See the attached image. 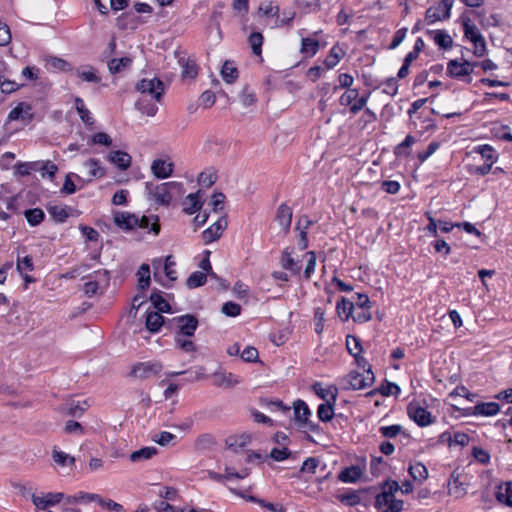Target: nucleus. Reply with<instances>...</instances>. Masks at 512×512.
<instances>
[{
  "label": "nucleus",
  "mask_w": 512,
  "mask_h": 512,
  "mask_svg": "<svg viewBox=\"0 0 512 512\" xmlns=\"http://www.w3.org/2000/svg\"><path fill=\"white\" fill-rule=\"evenodd\" d=\"M145 189L148 198L153 200L157 205L169 206L175 195H182L184 193V186L181 182H165L161 184H154L146 182Z\"/></svg>",
  "instance_id": "f257e3e1"
},
{
  "label": "nucleus",
  "mask_w": 512,
  "mask_h": 512,
  "mask_svg": "<svg viewBox=\"0 0 512 512\" xmlns=\"http://www.w3.org/2000/svg\"><path fill=\"white\" fill-rule=\"evenodd\" d=\"M400 486L397 481H386L382 486V492L376 496L375 506L377 508L386 509L383 512H400L403 509L404 502L395 498V493L399 490Z\"/></svg>",
  "instance_id": "f03ea898"
},
{
  "label": "nucleus",
  "mask_w": 512,
  "mask_h": 512,
  "mask_svg": "<svg viewBox=\"0 0 512 512\" xmlns=\"http://www.w3.org/2000/svg\"><path fill=\"white\" fill-rule=\"evenodd\" d=\"M478 64L479 62H470L468 60L459 62L457 59H452L447 63L446 74L450 78L463 79L465 82L471 83L470 75L473 73L474 68L478 67Z\"/></svg>",
  "instance_id": "7ed1b4c3"
},
{
  "label": "nucleus",
  "mask_w": 512,
  "mask_h": 512,
  "mask_svg": "<svg viewBox=\"0 0 512 512\" xmlns=\"http://www.w3.org/2000/svg\"><path fill=\"white\" fill-rule=\"evenodd\" d=\"M135 89L143 95L151 96L156 102H160L165 93V84L157 77L144 78L137 82Z\"/></svg>",
  "instance_id": "20e7f679"
},
{
  "label": "nucleus",
  "mask_w": 512,
  "mask_h": 512,
  "mask_svg": "<svg viewBox=\"0 0 512 512\" xmlns=\"http://www.w3.org/2000/svg\"><path fill=\"white\" fill-rule=\"evenodd\" d=\"M294 420L299 427H307L311 432L318 433L321 428L317 423L309 421L310 409L305 401L298 399L293 404Z\"/></svg>",
  "instance_id": "39448f33"
},
{
  "label": "nucleus",
  "mask_w": 512,
  "mask_h": 512,
  "mask_svg": "<svg viewBox=\"0 0 512 512\" xmlns=\"http://www.w3.org/2000/svg\"><path fill=\"white\" fill-rule=\"evenodd\" d=\"M453 4L454 0H441L436 6H431L426 10L425 20L428 24H433L436 21L449 19Z\"/></svg>",
  "instance_id": "423d86ee"
},
{
  "label": "nucleus",
  "mask_w": 512,
  "mask_h": 512,
  "mask_svg": "<svg viewBox=\"0 0 512 512\" xmlns=\"http://www.w3.org/2000/svg\"><path fill=\"white\" fill-rule=\"evenodd\" d=\"M172 321L177 324V331L175 336L181 337L193 336L199 325L197 317L193 314L181 315L173 318Z\"/></svg>",
  "instance_id": "0eeeda50"
},
{
  "label": "nucleus",
  "mask_w": 512,
  "mask_h": 512,
  "mask_svg": "<svg viewBox=\"0 0 512 512\" xmlns=\"http://www.w3.org/2000/svg\"><path fill=\"white\" fill-rule=\"evenodd\" d=\"M350 387L354 390L364 389L371 386L375 381L374 373L372 372L371 366L363 371V373L352 371L348 375Z\"/></svg>",
  "instance_id": "6e6552de"
},
{
  "label": "nucleus",
  "mask_w": 512,
  "mask_h": 512,
  "mask_svg": "<svg viewBox=\"0 0 512 512\" xmlns=\"http://www.w3.org/2000/svg\"><path fill=\"white\" fill-rule=\"evenodd\" d=\"M407 413L418 426L425 427L434 422L431 413L417 403H410L407 407Z\"/></svg>",
  "instance_id": "1a4fd4ad"
},
{
  "label": "nucleus",
  "mask_w": 512,
  "mask_h": 512,
  "mask_svg": "<svg viewBox=\"0 0 512 512\" xmlns=\"http://www.w3.org/2000/svg\"><path fill=\"white\" fill-rule=\"evenodd\" d=\"M162 368L163 366L160 362H139L132 367L131 375L136 378L147 379L152 375L158 374Z\"/></svg>",
  "instance_id": "9d476101"
},
{
  "label": "nucleus",
  "mask_w": 512,
  "mask_h": 512,
  "mask_svg": "<svg viewBox=\"0 0 512 512\" xmlns=\"http://www.w3.org/2000/svg\"><path fill=\"white\" fill-rule=\"evenodd\" d=\"M64 498V494L61 492H49L44 494L43 496H38L36 494H31V500L35 507L40 510H45L48 507L55 506L60 503Z\"/></svg>",
  "instance_id": "9b49d317"
},
{
  "label": "nucleus",
  "mask_w": 512,
  "mask_h": 512,
  "mask_svg": "<svg viewBox=\"0 0 512 512\" xmlns=\"http://www.w3.org/2000/svg\"><path fill=\"white\" fill-rule=\"evenodd\" d=\"M8 121L24 120L30 122L34 119V113L32 112V105L27 102H20L15 108H13L7 117Z\"/></svg>",
  "instance_id": "f8f14e48"
},
{
  "label": "nucleus",
  "mask_w": 512,
  "mask_h": 512,
  "mask_svg": "<svg viewBox=\"0 0 512 512\" xmlns=\"http://www.w3.org/2000/svg\"><path fill=\"white\" fill-rule=\"evenodd\" d=\"M227 226V218L225 216L219 218L209 228L203 231L202 238L205 243H211L220 238L222 231Z\"/></svg>",
  "instance_id": "ddd939ff"
},
{
  "label": "nucleus",
  "mask_w": 512,
  "mask_h": 512,
  "mask_svg": "<svg viewBox=\"0 0 512 512\" xmlns=\"http://www.w3.org/2000/svg\"><path fill=\"white\" fill-rule=\"evenodd\" d=\"M292 215V209L286 203H282L277 209L275 221L279 224L284 234H288L290 231Z\"/></svg>",
  "instance_id": "4468645a"
},
{
  "label": "nucleus",
  "mask_w": 512,
  "mask_h": 512,
  "mask_svg": "<svg viewBox=\"0 0 512 512\" xmlns=\"http://www.w3.org/2000/svg\"><path fill=\"white\" fill-rule=\"evenodd\" d=\"M332 392V399H328L327 402L322 403L318 406L317 417L322 422L331 421L335 415L334 406L337 400L338 390H332Z\"/></svg>",
  "instance_id": "2eb2a0df"
},
{
  "label": "nucleus",
  "mask_w": 512,
  "mask_h": 512,
  "mask_svg": "<svg viewBox=\"0 0 512 512\" xmlns=\"http://www.w3.org/2000/svg\"><path fill=\"white\" fill-rule=\"evenodd\" d=\"M213 384L221 388H232L238 385L241 380L233 373L216 371L212 374Z\"/></svg>",
  "instance_id": "dca6fc26"
},
{
  "label": "nucleus",
  "mask_w": 512,
  "mask_h": 512,
  "mask_svg": "<svg viewBox=\"0 0 512 512\" xmlns=\"http://www.w3.org/2000/svg\"><path fill=\"white\" fill-rule=\"evenodd\" d=\"M174 170V164L164 159H155L151 164V172L158 179L170 177Z\"/></svg>",
  "instance_id": "f3484780"
},
{
  "label": "nucleus",
  "mask_w": 512,
  "mask_h": 512,
  "mask_svg": "<svg viewBox=\"0 0 512 512\" xmlns=\"http://www.w3.org/2000/svg\"><path fill=\"white\" fill-rule=\"evenodd\" d=\"M107 159L122 171L127 170L132 163V157L128 153L120 150L109 152Z\"/></svg>",
  "instance_id": "a211bd4d"
},
{
  "label": "nucleus",
  "mask_w": 512,
  "mask_h": 512,
  "mask_svg": "<svg viewBox=\"0 0 512 512\" xmlns=\"http://www.w3.org/2000/svg\"><path fill=\"white\" fill-rule=\"evenodd\" d=\"M500 410V406L496 402L478 403L473 408H468V414L482 415V416H494Z\"/></svg>",
  "instance_id": "6ab92c4d"
},
{
  "label": "nucleus",
  "mask_w": 512,
  "mask_h": 512,
  "mask_svg": "<svg viewBox=\"0 0 512 512\" xmlns=\"http://www.w3.org/2000/svg\"><path fill=\"white\" fill-rule=\"evenodd\" d=\"M114 222L124 230H132L137 226L138 217L128 212H118L114 215Z\"/></svg>",
  "instance_id": "aec40b11"
},
{
  "label": "nucleus",
  "mask_w": 512,
  "mask_h": 512,
  "mask_svg": "<svg viewBox=\"0 0 512 512\" xmlns=\"http://www.w3.org/2000/svg\"><path fill=\"white\" fill-rule=\"evenodd\" d=\"M165 324V318L160 312L149 311L146 314L145 326L146 329L151 333H157L161 327Z\"/></svg>",
  "instance_id": "412c9836"
},
{
  "label": "nucleus",
  "mask_w": 512,
  "mask_h": 512,
  "mask_svg": "<svg viewBox=\"0 0 512 512\" xmlns=\"http://www.w3.org/2000/svg\"><path fill=\"white\" fill-rule=\"evenodd\" d=\"M448 493L449 495L460 498L466 494V487L463 482L460 481L459 475L453 472L448 482Z\"/></svg>",
  "instance_id": "4be33fe9"
},
{
  "label": "nucleus",
  "mask_w": 512,
  "mask_h": 512,
  "mask_svg": "<svg viewBox=\"0 0 512 512\" xmlns=\"http://www.w3.org/2000/svg\"><path fill=\"white\" fill-rule=\"evenodd\" d=\"M76 75L81 78L83 81L90 83H100L101 77L97 75V70L90 66H80L76 69Z\"/></svg>",
  "instance_id": "5701e85b"
},
{
  "label": "nucleus",
  "mask_w": 512,
  "mask_h": 512,
  "mask_svg": "<svg viewBox=\"0 0 512 512\" xmlns=\"http://www.w3.org/2000/svg\"><path fill=\"white\" fill-rule=\"evenodd\" d=\"M362 476V469L359 466H350L343 469L339 475L338 479L344 483H355Z\"/></svg>",
  "instance_id": "b1692460"
},
{
  "label": "nucleus",
  "mask_w": 512,
  "mask_h": 512,
  "mask_svg": "<svg viewBox=\"0 0 512 512\" xmlns=\"http://www.w3.org/2000/svg\"><path fill=\"white\" fill-rule=\"evenodd\" d=\"M200 191L189 194L184 201V212L192 215L202 208V202L199 200Z\"/></svg>",
  "instance_id": "393cba45"
},
{
  "label": "nucleus",
  "mask_w": 512,
  "mask_h": 512,
  "mask_svg": "<svg viewBox=\"0 0 512 512\" xmlns=\"http://www.w3.org/2000/svg\"><path fill=\"white\" fill-rule=\"evenodd\" d=\"M48 213L58 223H63L70 216L71 208L67 206L49 205L47 207Z\"/></svg>",
  "instance_id": "a878e982"
},
{
  "label": "nucleus",
  "mask_w": 512,
  "mask_h": 512,
  "mask_svg": "<svg viewBox=\"0 0 512 512\" xmlns=\"http://www.w3.org/2000/svg\"><path fill=\"white\" fill-rule=\"evenodd\" d=\"M149 299L157 310L156 312L169 313L171 311V306L169 302L163 298L161 291H153Z\"/></svg>",
  "instance_id": "bb28decb"
},
{
  "label": "nucleus",
  "mask_w": 512,
  "mask_h": 512,
  "mask_svg": "<svg viewBox=\"0 0 512 512\" xmlns=\"http://www.w3.org/2000/svg\"><path fill=\"white\" fill-rule=\"evenodd\" d=\"M133 60L131 57L113 58L108 62V68L111 74H117L130 67Z\"/></svg>",
  "instance_id": "cd10ccee"
},
{
  "label": "nucleus",
  "mask_w": 512,
  "mask_h": 512,
  "mask_svg": "<svg viewBox=\"0 0 512 512\" xmlns=\"http://www.w3.org/2000/svg\"><path fill=\"white\" fill-rule=\"evenodd\" d=\"M354 310V303L345 297H341V299L336 304V311L339 317L342 318L343 321H347L350 317H352V313Z\"/></svg>",
  "instance_id": "c85d7f7f"
},
{
  "label": "nucleus",
  "mask_w": 512,
  "mask_h": 512,
  "mask_svg": "<svg viewBox=\"0 0 512 512\" xmlns=\"http://www.w3.org/2000/svg\"><path fill=\"white\" fill-rule=\"evenodd\" d=\"M416 142V139L412 135H407L405 139L394 148V154L396 157H409L411 154L410 147Z\"/></svg>",
  "instance_id": "c756f323"
},
{
  "label": "nucleus",
  "mask_w": 512,
  "mask_h": 512,
  "mask_svg": "<svg viewBox=\"0 0 512 512\" xmlns=\"http://www.w3.org/2000/svg\"><path fill=\"white\" fill-rule=\"evenodd\" d=\"M280 262H281V266L285 270H289L293 274H299L300 271H301V266L298 265V263L292 258L291 252H289L288 248H286L282 252V256H281Z\"/></svg>",
  "instance_id": "7c9ffc66"
},
{
  "label": "nucleus",
  "mask_w": 512,
  "mask_h": 512,
  "mask_svg": "<svg viewBox=\"0 0 512 512\" xmlns=\"http://www.w3.org/2000/svg\"><path fill=\"white\" fill-rule=\"evenodd\" d=\"M157 453L156 447H143L137 451H134L130 454V461L131 462H141L144 460L151 459L154 455Z\"/></svg>",
  "instance_id": "2f4dec72"
},
{
  "label": "nucleus",
  "mask_w": 512,
  "mask_h": 512,
  "mask_svg": "<svg viewBox=\"0 0 512 512\" xmlns=\"http://www.w3.org/2000/svg\"><path fill=\"white\" fill-rule=\"evenodd\" d=\"M24 216L28 224L32 227L41 224L45 218V213L41 208H32L24 211Z\"/></svg>",
  "instance_id": "473e14b6"
},
{
  "label": "nucleus",
  "mask_w": 512,
  "mask_h": 512,
  "mask_svg": "<svg viewBox=\"0 0 512 512\" xmlns=\"http://www.w3.org/2000/svg\"><path fill=\"white\" fill-rule=\"evenodd\" d=\"M137 226L143 229H148L150 226V231L155 235H158L160 232V225L158 223V216H142L138 218Z\"/></svg>",
  "instance_id": "72a5a7b5"
},
{
  "label": "nucleus",
  "mask_w": 512,
  "mask_h": 512,
  "mask_svg": "<svg viewBox=\"0 0 512 512\" xmlns=\"http://www.w3.org/2000/svg\"><path fill=\"white\" fill-rule=\"evenodd\" d=\"M428 33L432 34L433 31H428ZM434 41L435 44L439 46V48L444 50L450 49L453 44L451 36L444 30H437L434 32Z\"/></svg>",
  "instance_id": "f704fd0d"
},
{
  "label": "nucleus",
  "mask_w": 512,
  "mask_h": 512,
  "mask_svg": "<svg viewBox=\"0 0 512 512\" xmlns=\"http://www.w3.org/2000/svg\"><path fill=\"white\" fill-rule=\"evenodd\" d=\"M408 472L413 480L419 481L420 483L425 481L428 477V470L426 466L420 462H417L414 465H410Z\"/></svg>",
  "instance_id": "c9c22d12"
},
{
  "label": "nucleus",
  "mask_w": 512,
  "mask_h": 512,
  "mask_svg": "<svg viewBox=\"0 0 512 512\" xmlns=\"http://www.w3.org/2000/svg\"><path fill=\"white\" fill-rule=\"evenodd\" d=\"M474 151L480 154L486 163L494 164L497 161L498 155L495 149L488 144L479 145L475 147Z\"/></svg>",
  "instance_id": "e433bc0d"
},
{
  "label": "nucleus",
  "mask_w": 512,
  "mask_h": 512,
  "mask_svg": "<svg viewBox=\"0 0 512 512\" xmlns=\"http://www.w3.org/2000/svg\"><path fill=\"white\" fill-rule=\"evenodd\" d=\"M238 70L230 61H225L222 69L221 76L228 84L234 83L238 78Z\"/></svg>",
  "instance_id": "4c0bfd02"
},
{
  "label": "nucleus",
  "mask_w": 512,
  "mask_h": 512,
  "mask_svg": "<svg viewBox=\"0 0 512 512\" xmlns=\"http://www.w3.org/2000/svg\"><path fill=\"white\" fill-rule=\"evenodd\" d=\"M85 410H86L85 407L80 405L79 402H75V401L67 402L64 405H62L60 408V411L63 414L68 415V416H73V417H81Z\"/></svg>",
  "instance_id": "58836bf2"
},
{
  "label": "nucleus",
  "mask_w": 512,
  "mask_h": 512,
  "mask_svg": "<svg viewBox=\"0 0 512 512\" xmlns=\"http://www.w3.org/2000/svg\"><path fill=\"white\" fill-rule=\"evenodd\" d=\"M344 55V52L338 46H333L324 60V65L327 69L334 68Z\"/></svg>",
  "instance_id": "ea45409f"
},
{
  "label": "nucleus",
  "mask_w": 512,
  "mask_h": 512,
  "mask_svg": "<svg viewBox=\"0 0 512 512\" xmlns=\"http://www.w3.org/2000/svg\"><path fill=\"white\" fill-rule=\"evenodd\" d=\"M138 287L140 290H145L150 284V267L148 264L143 263L138 271Z\"/></svg>",
  "instance_id": "a19ab883"
},
{
  "label": "nucleus",
  "mask_w": 512,
  "mask_h": 512,
  "mask_svg": "<svg viewBox=\"0 0 512 512\" xmlns=\"http://www.w3.org/2000/svg\"><path fill=\"white\" fill-rule=\"evenodd\" d=\"M312 391L322 400L327 402L328 399H332V390H338L335 385H330L328 388H323L320 382H316L311 386Z\"/></svg>",
  "instance_id": "79ce46f5"
},
{
  "label": "nucleus",
  "mask_w": 512,
  "mask_h": 512,
  "mask_svg": "<svg viewBox=\"0 0 512 512\" xmlns=\"http://www.w3.org/2000/svg\"><path fill=\"white\" fill-rule=\"evenodd\" d=\"M52 458L54 462L60 466H72L75 463V458L73 456L57 450L56 448L52 450Z\"/></svg>",
  "instance_id": "37998d69"
},
{
  "label": "nucleus",
  "mask_w": 512,
  "mask_h": 512,
  "mask_svg": "<svg viewBox=\"0 0 512 512\" xmlns=\"http://www.w3.org/2000/svg\"><path fill=\"white\" fill-rule=\"evenodd\" d=\"M463 30L465 38H467L470 41H477L478 39L483 38L478 28L474 24H471V20L469 18H466L463 21Z\"/></svg>",
  "instance_id": "c03bdc74"
},
{
  "label": "nucleus",
  "mask_w": 512,
  "mask_h": 512,
  "mask_svg": "<svg viewBox=\"0 0 512 512\" xmlns=\"http://www.w3.org/2000/svg\"><path fill=\"white\" fill-rule=\"evenodd\" d=\"M135 107L143 114H146L147 116H154L157 111L158 107L156 104L144 99L140 98L136 101Z\"/></svg>",
  "instance_id": "a18cd8bd"
},
{
  "label": "nucleus",
  "mask_w": 512,
  "mask_h": 512,
  "mask_svg": "<svg viewBox=\"0 0 512 512\" xmlns=\"http://www.w3.org/2000/svg\"><path fill=\"white\" fill-rule=\"evenodd\" d=\"M207 275L201 271L193 272L186 280V286L189 289L200 287L206 283Z\"/></svg>",
  "instance_id": "49530a36"
},
{
  "label": "nucleus",
  "mask_w": 512,
  "mask_h": 512,
  "mask_svg": "<svg viewBox=\"0 0 512 512\" xmlns=\"http://www.w3.org/2000/svg\"><path fill=\"white\" fill-rule=\"evenodd\" d=\"M496 499L500 503H504L505 505L512 507V482H507L505 490L502 491V488L499 487L496 491Z\"/></svg>",
  "instance_id": "de8ad7c7"
},
{
  "label": "nucleus",
  "mask_w": 512,
  "mask_h": 512,
  "mask_svg": "<svg viewBox=\"0 0 512 512\" xmlns=\"http://www.w3.org/2000/svg\"><path fill=\"white\" fill-rule=\"evenodd\" d=\"M263 40V35L260 32H253L249 35L248 43L254 55H261Z\"/></svg>",
  "instance_id": "09e8293b"
},
{
  "label": "nucleus",
  "mask_w": 512,
  "mask_h": 512,
  "mask_svg": "<svg viewBox=\"0 0 512 512\" xmlns=\"http://www.w3.org/2000/svg\"><path fill=\"white\" fill-rule=\"evenodd\" d=\"M179 63L181 64L183 70H182V76L184 78H195L198 74V67L194 61L191 60H185L184 58H181L179 60Z\"/></svg>",
  "instance_id": "8fccbe9b"
},
{
  "label": "nucleus",
  "mask_w": 512,
  "mask_h": 512,
  "mask_svg": "<svg viewBox=\"0 0 512 512\" xmlns=\"http://www.w3.org/2000/svg\"><path fill=\"white\" fill-rule=\"evenodd\" d=\"M41 161L19 162L16 164V173L20 176L29 175L32 171H38Z\"/></svg>",
  "instance_id": "3c124183"
},
{
  "label": "nucleus",
  "mask_w": 512,
  "mask_h": 512,
  "mask_svg": "<svg viewBox=\"0 0 512 512\" xmlns=\"http://www.w3.org/2000/svg\"><path fill=\"white\" fill-rule=\"evenodd\" d=\"M319 50V42L313 38H303L301 41V53L314 56Z\"/></svg>",
  "instance_id": "603ef678"
},
{
  "label": "nucleus",
  "mask_w": 512,
  "mask_h": 512,
  "mask_svg": "<svg viewBox=\"0 0 512 512\" xmlns=\"http://www.w3.org/2000/svg\"><path fill=\"white\" fill-rule=\"evenodd\" d=\"M84 165L89 168V176L95 178H101L105 174V170L100 165V161L94 158L88 159Z\"/></svg>",
  "instance_id": "864d4df0"
},
{
  "label": "nucleus",
  "mask_w": 512,
  "mask_h": 512,
  "mask_svg": "<svg viewBox=\"0 0 512 512\" xmlns=\"http://www.w3.org/2000/svg\"><path fill=\"white\" fill-rule=\"evenodd\" d=\"M47 65L54 71H71L72 66L66 60L58 57H50L47 60Z\"/></svg>",
  "instance_id": "5fc2aeb1"
},
{
  "label": "nucleus",
  "mask_w": 512,
  "mask_h": 512,
  "mask_svg": "<svg viewBox=\"0 0 512 512\" xmlns=\"http://www.w3.org/2000/svg\"><path fill=\"white\" fill-rule=\"evenodd\" d=\"M217 180V175L212 170H205L201 172L198 176V183L205 187L209 188L211 187Z\"/></svg>",
  "instance_id": "6e6d98bb"
},
{
  "label": "nucleus",
  "mask_w": 512,
  "mask_h": 512,
  "mask_svg": "<svg viewBox=\"0 0 512 512\" xmlns=\"http://www.w3.org/2000/svg\"><path fill=\"white\" fill-rule=\"evenodd\" d=\"M22 86L23 84H18L15 81L6 79L4 75L0 74V89L2 93L11 94Z\"/></svg>",
  "instance_id": "4d7b16f0"
},
{
  "label": "nucleus",
  "mask_w": 512,
  "mask_h": 512,
  "mask_svg": "<svg viewBox=\"0 0 512 512\" xmlns=\"http://www.w3.org/2000/svg\"><path fill=\"white\" fill-rule=\"evenodd\" d=\"M346 348L351 355H358L362 352L361 340L352 335L346 337Z\"/></svg>",
  "instance_id": "13d9d810"
},
{
  "label": "nucleus",
  "mask_w": 512,
  "mask_h": 512,
  "mask_svg": "<svg viewBox=\"0 0 512 512\" xmlns=\"http://www.w3.org/2000/svg\"><path fill=\"white\" fill-rule=\"evenodd\" d=\"M204 371L205 368L203 366L196 367L194 370L189 369L184 371L183 375H187L185 381L195 382L207 378V375L204 373Z\"/></svg>",
  "instance_id": "bf43d9fd"
},
{
  "label": "nucleus",
  "mask_w": 512,
  "mask_h": 512,
  "mask_svg": "<svg viewBox=\"0 0 512 512\" xmlns=\"http://www.w3.org/2000/svg\"><path fill=\"white\" fill-rule=\"evenodd\" d=\"M101 496L94 493H86V492H79L77 495L73 497H67V502H92L97 501L99 503V498Z\"/></svg>",
  "instance_id": "052dcab7"
},
{
  "label": "nucleus",
  "mask_w": 512,
  "mask_h": 512,
  "mask_svg": "<svg viewBox=\"0 0 512 512\" xmlns=\"http://www.w3.org/2000/svg\"><path fill=\"white\" fill-rule=\"evenodd\" d=\"M338 500L348 506H356L361 502V498L356 491H349L338 496Z\"/></svg>",
  "instance_id": "680f3d73"
},
{
  "label": "nucleus",
  "mask_w": 512,
  "mask_h": 512,
  "mask_svg": "<svg viewBox=\"0 0 512 512\" xmlns=\"http://www.w3.org/2000/svg\"><path fill=\"white\" fill-rule=\"evenodd\" d=\"M215 444V439L211 434L200 435L195 442V446L198 450L210 449Z\"/></svg>",
  "instance_id": "e2e57ef3"
},
{
  "label": "nucleus",
  "mask_w": 512,
  "mask_h": 512,
  "mask_svg": "<svg viewBox=\"0 0 512 512\" xmlns=\"http://www.w3.org/2000/svg\"><path fill=\"white\" fill-rule=\"evenodd\" d=\"M379 393L383 396L395 395L400 393V387L392 382L385 381L378 387Z\"/></svg>",
  "instance_id": "0e129e2a"
},
{
  "label": "nucleus",
  "mask_w": 512,
  "mask_h": 512,
  "mask_svg": "<svg viewBox=\"0 0 512 512\" xmlns=\"http://www.w3.org/2000/svg\"><path fill=\"white\" fill-rule=\"evenodd\" d=\"M38 169L41 172L42 177L48 176L50 179H53L56 172L58 171L57 165L52 163L51 161H41V165Z\"/></svg>",
  "instance_id": "69168bd1"
},
{
  "label": "nucleus",
  "mask_w": 512,
  "mask_h": 512,
  "mask_svg": "<svg viewBox=\"0 0 512 512\" xmlns=\"http://www.w3.org/2000/svg\"><path fill=\"white\" fill-rule=\"evenodd\" d=\"M470 438L469 435L464 432H455L453 436L448 437L449 446L459 445V446H467L469 444Z\"/></svg>",
  "instance_id": "338daca9"
},
{
  "label": "nucleus",
  "mask_w": 512,
  "mask_h": 512,
  "mask_svg": "<svg viewBox=\"0 0 512 512\" xmlns=\"http://www.w3.org/2000/svg\"><path fill=\"white\" fill-rule=\"evenodd\" d=\"M402 426L399 424H394L390 426H382L379 428V432L385 438H394L400 433H402Z\"/></svg>",
  "instance_id": "774afa93"
}]
</instances>
